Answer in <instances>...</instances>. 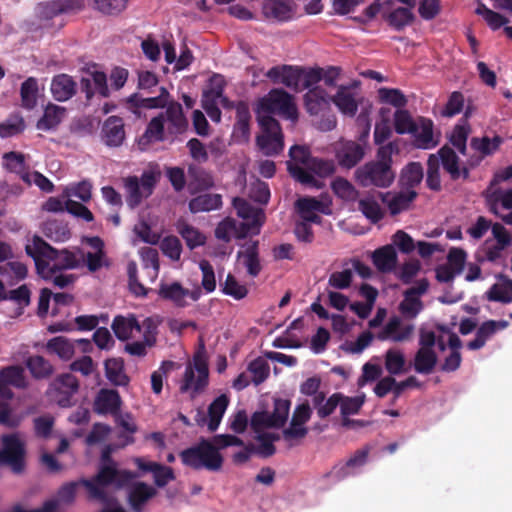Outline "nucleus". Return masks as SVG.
<instances>
[{
  "label": "nucleus",
  "instance_id": "f257e3e1",
  "mask_svg": "<svg viewBox=\"0 0 512 512\" xmlns=\"http://www.w3.org/2000/svg\"><path fill=\"white\" fill-rule=\"evenodd\" d=\"M135 477L134 473L119 469L106 451L102 455L98 473L92 479H83L79 483L88 490L92 499L107 506L100 512H126L118 505L113 492L128 486Z\"/></svg>",
  "mask_w": 512,
  "mask_h": 512
},
{
  "label": "nucleus",
  "instance_id": "f03ea898",
  "mask_svg": "<svg viewBox=\"0 0 512 512\" xmlns=\"http://www.w3.org/2000/svg\"><path fill=\"white\" fill-rule=\"evenodd\" d=\"M397 153H399V147L396 142L381 145L377 150L375 160L369 161L356 169V181L362 187H389L395 179V173L392 170V155Z\"/></svg>",
  "mask_w": 512,
  "mask_h": 512
},
{
  "label": "nucleus",
  "instance_id": "7ed1b4c3",
  "mask_svg": "<svg viewBox=\"0 0 512 512\" xmlns=\"http://www.w3.org/2000/svg\"><path fill=\"white\" fill-rule=\"evenodd\" d=\"M187 128L188 120L183 114L181 104L172 102L167 106L165 112L151 119L145 133L140 138V144L161 141L165 138V133L182 134Z\"/></svg>",
  "mask_w": 512,
  "mask_h": 512
},
{
  "label": "nucleus",
  "instance_id": "20e7f679",
  "mask_svg": "<svg viewBox=\"0 0 512 512\" xmlns=\"http://www.w3.org/2000/svg\"><path fill=\"white\" fill-rule=\"evenodd\" d=\"M25 249L36 265L37 261L49 262L52 270L75 269L81 264V260L74 253L66 249L56 250L39 236H34Z\"/></svg>",
  "mask_w": 512,
  "mask_h": 512
},
{
  "label": "nucleus",
  "instance_id": "39448f33",
  "mask_svg": "<svg viewBox=\"0 0 512 512\" xmlns=\"http://www.w3.org/2000/svg\"><path fill=\"white\" fill-rule=\"evenodd\" d=\"M160 178L161 171L158 166H151L144 170L141 178L137 176L123 178L122 181L127 205L131 209L138 207L144 199L152 195Z\"/></svg>",
  "mask_w": 512,
  "mask_h": 512
},
{
  "label": "nucleus",
  "instance_id": "423d86ee",
  "mask_svg": "<svg viewBox=\"0 0 512 512\" xmlns=\"http://www.w3.org/2000/svg\"><path fill=\"white\" fill-rule=\"evenodd\" d=\"M277 114L285 119L298 118L293 96L281 88H274L262 97L258 103V115Z\"/></svg>",
  "mask_w": 512,
  "mask_h": 512
},
{
  "label": "nucleus",
  "instance_id": "0eeeda50",
  "mask_svg": "<svg viewBox=\"0 0 512 512\" xmlns=\"http://www.w3.org/2000/svg\"><path fill=\"white\" fill-rule=\"evenodd\" d=\"M262 133L256 137V144L263 154L273 156L284 148L280 123L272 115H257Z\"/></svg>",
  "mask_w": 512,
  "mask_h": 512
},
{
  "label": "nucleus",
  "instance_id": "6e6552de",
  "mask_svg": "<svg viewBox=\"0 0 512 512\" xmlns=\"http://www.w3.org/2000/svg\"><path fill=\"white\" fill-rule=\"evenodd\" d=\"M289 156L290 160L287 161V170L290 176L303 185L316 188L320 187L319 181L315 176L306 170L313 157L309 148L301 145H293L289 149Z\"/></svg>",
  "mask_w": 512,
  "mask_h": 512
},
{
  "label": "nucleus",
  "instance_id": "1a4fd4ad",
  "mask_svg": "<svg viewBox=\"0 0 512 512\" xmlns=\"http://www.w3.org/2000/svg\"><path fill=\"white\" fill-rule=\"evenodd\" d=\"M25 441L20 433L2 436L0 464L9 466L13 472L20 473L24 469Z\"/></svg>",
  "mask_w": 512,
  "mask_h": 512
},
{
  "label": "nucleus",
  "instance_id": "9d476101",
  "mask_svg": "<svg viewBox=\"0 0 512 512\" xmlns=\"http://www.w3.org/2000/svg\"><path fill=\"white\" fill-rule=\"evenodd\" d=\"M237 261L245 269L248 276L256 278L260 275L263 265L259 252V241L248 240L241 245L236 255Z\"/></svg>",
  "mask_w": 512,
  "mask_h": 512
},
{
  "label": "nucleus",
  "instance_id": "9b49d317",
  "mask_svg": "<svg viewBox=\"0 0 512 512\" xmlns=\"http://www.w3.org/2000/svg\"><path fill=\"white\" fill-rule=\"evenodd\" d=\"M51 388L57 404L61 407H69L72 405V397L78 392L79 382L74 375L64 373L54 379Z\"/></svg>",
  "mask_w": 512,
  "mask_h": 512
},
{
  "label": "nucleus",
  "instance_id": "f8f14e48",
  "mask_svg": "<svg viewBox=\"0 0 512 512\" xmlns=\"http://www.w3.org/2000/svg\"><path fill=\"white\" fill-rule=\"evenodd\" d=\"M223 457L210 441L202 440L194 446V469L206 468L209 471H218L222 468Z\"/></svg>",
  "mask_w": 512,
  "mask_h": 512
},
{
  "label": "nucleus",
  "instance_id": "ddd939ff",
  "mask_svg": "<svg viewBox=\"0 0 512 512\" xmlns=\"http://www.w3.org/2000/svg\"><path fill=\"white\" fill-rule=\"evenodd\" d=\"M78 483L72 482L60 488L57 495L46 501L41 508L24 510L20 506H15L13 512H60L65 506L73 503L76 495V487Z\"/></svg>",
  "mask_w": 512,
  "mask_h": 512
},
{
  "label": "nucleus",
  "instance_id": "4468645a",
  "mask_svg": "<svg viewBox=\"0 0 512 512\" xmlns=\"http://www.w3.org/2000/svg\"><path fill=\"white\" fill-rule=\"evenodd\" d=\"M436 155L452 181L468 180V171L460 164V158L452 147L446 144L437 151Z\"/></svg>",
  "mask_w": 512,
  "mask_h": 512
},
{
  "label": "nucleus",
  "instance_id": "2eb2a0df",
  "mask_svg": "<svg viewBox=\"0 0 512 512\" xmlns=\"http://www.w3.org/2000/svg\"><path fill=\"white\" fill-rule=\"evenodd\" d=\"M266 76L273 83H282L294 92H300L302 68L291 65H280L270 68Z\"/></svg>",
  "mask_w": 512,
  "mask_h": 512
},
{
  "label": "nucleus",
  "instance_id": "dca6fc26",
  "mask_svg": "<svg viewBox=\"0 0 512 512\" xmlns=\"http://www.w3.org/2000/svg\"><path fill=\"white\" fill-rule=\"evenodd\" d=\"M228 405V396L221 394L215 398L208 406V418L200 410L197 411V424L200 426L207 424L208 430L210 432L216 431L221 423Z\"/></svg>",
  "mask_w": 512,
  "mask_h": 512
},
{
  "label": "nucleus",
  "instance_id": "f3484780",
  "mask_svg": "<svg viewBox=\"0 0 512 512\" xmlns=\"http://www.w3.org/2000/svg\"><path fill=\"white\" fill-rule=\"evenodd\" d=\"M159 95L155 97H143L140 94H132L126 99L128 110L137 116L141 115L142 109L163 108L169 102V93L164 87H160Z\"/></svg>",
  "mask_w": 512,
  "mask_h": 512
},
{
  "label": "nucleus",
  "instance_id": "a211bd4d",
  "mask_svg": "<svg viewBox=\"0 0 512 512\" xmlns=\"http://www.w3.org/2000/svg\"><path fill=\"white\" fill-rule=\"evenodd\" d=\"M10 386L16 388L26 387V378L22 367L9 366L0 370V399H12L13 392Z\"/></svg>",
  "mask_w": 512,
  "mask_h": 512
},
{
  "label": "nucleus",
  "instance_id": "6ab92c4d",
  "mask_svg": "<svg viewBox=\"0 0 512 512\" xmlns=\"http://www.w3.org/2000/svg\"><path fill=\"white\" fill-rule=\"evenodd\" d=\"M364 156V147L355 141L342 142L336 151L338 164L346 169L355 167Z\"/></svg>",
  "mask_w": 512,
  "mask_h": 512
},
{
  "label": "nucleus",
  "instance_id": "aec40b11",
  "mask_svg": "<svg viewBox=\"0 0 512 512\" xmlns=\"http://www.w3.org/2000/svg\"><path fill=\"white\" fill-rule=\"evenodd\" d=\"M414 332V325H402L399 317H392L386 323L384 328L377 334L379 340H392L393 342H403L409 340Z\"/></svg>",
  "mask_w": 512,
  "mask_h": 512
},
{
  "label": "nucleus",
  "instance_id": "412c9836",
  "mask_svg": "<svg viewBox=\"0 0 512 512\" xmlns=\"http://www.w3.org/2000/svg\"><path fill=\"white\" fill-rule=\"evenodd\" d=\"M381 202L386 204L392 216L407 210L416 199L417 193L414 190L392 194L391 192H378Z\"/></svg>",
  "mask_w": 512,
  "mask_h": 512
},
{
  "label": "nucleus",
  "instance_id": "4be33fe9",
  "mask_svg": "<svg viewBox=\"0 0 512 512\" xmlns=\"http://www.w3.org/2000/svg\"><path fill=\"white\" fill-rule=\"evenodd\" d=\"M121 398L118 391L114 389H100L94 399V411L97 414L117 415L121 406Z\"/></svg>",
  "mask_w": 512,
  "mask_h": 512
},
{
  "label": "nucleus",
  "instance_id": "5701e85b",
  "mask_svg": "<svg viewBox=\"0 0 512 512\" xmlns=\"http://www.w3.org/2000/svg\"><path fill=\"white\" fill-rule=\"evenodd\" d=\"M102 140L107 146L118 147L125 139L124 122L118 116L108 117L102 127Z\"/></svg>",
  "mask_w": 512,
  "mask_h": 512
},
{
  "label": "nucleus",
  "instance_id": "b1692460",
  "mask_svg": "<svg viewBox=\"0 0 512 512\" xmlns=\"http://www.w3.org/2000/svg\"><path fill=\"white\" fill-rule=\"evenodd\" d=\"M433 126V121L429 118L419 117L417 119L416 132L411 134L415 147L426 150L438 145V140H434Z\"/></svg>",
  "mask_w": 512,
  "mask_h": 512
},
{
  "label": "nucleus",
  "instance_id": "393cba45",
  "mask_svg": "<svg viewBox=\"0 0 512 512\" xmlns=\"http://www.w3.org/2000/svg\"><path fill=\"white\" fill-rule=\"evenodd\" d=\"M84 345L83 351H87V349L91 346L90 342L85 339H79L76 341H71L65 337L58 336L55 337L47 343V349L58 355L62 360H69L75 353V344Z\"/></svg>",
  "mask_w": 512,
  "mask_h": 512
},
{
  "label": "nucleus",
  "instance_id": "a878e982",
  "mask_svg": "<svg viewBox=\"0 0 512 512\" xmlns=\"http://www.w3.org/2000/svg\"><path fill=\"white\" fill-rule=\"evenodd\" d=\"M224 152V144L220 138H215L208 145L203 144L197 138H194V162L205 163L211 157L217 161Z\"/></svg>",
  "mask_w": 512,
  "mask_h": 512
},
{
  "label": "nucleus",
  "instance_id": "bb28decb",
  "mask_svg": "<svg viewBox=\"0 0 512 512\" xmlns=\"http://www.w3.org/2000/svg\"><path fill=\"white\" fill-rule=\"evenodd\" d=\"M50 90L56 101L64 102L76 94L77 84L71 76L59 74L53 77Z\"/></svg>",
  "mask_w": 512,
  "mask_h": 512
},
{
  "label": "nucleus",
  "instance_id": "cd10ccee",
  "mask_svg": "<svg viewBox=\"0 0 512 512\" xmlns=\"http://www.w3.org/2000/svg\"><path fill=\"white\" fill-rule=\"evenodd\" d=\"M383 18L391 28L402 31L414 23L416 16L413 9L402 6L385 13Z\"/></svg>",
  "mask_w": 512,
  "mask_h": 512
},
{
  "label": "nucleus",
  "instance_id": "c85d7f7f",
  "mask_svg": "<svg viewBox=\"0 0 512 512\" xmlns=\"http://www.w3.org/2000/svg\"><path fill=\"white\" fill-rule=\"evenodd\" d=\"M143 328L145 329L143 342L135 341L125 345V351L130 355L144 356L147 353L146 348L151 347L155 343L153 320L150 318L145 319L143 321Z\"/></svg>",
  "mask_w": 512,
  "mask_h": 512
},
{
  "label": "nucleus",
  "instance_id": "c756f323",
  "mask_svg": "<svg viewBox=\"0 0 512 512\" xmlns=\"http://www.w3.org/2000/svg\"><path fill=\"white\" fill-rule=\"evenodd\" d=\"M37 270L39 274L47 281L51 282L55 287L63 289L73 285L76 277L73 274L60 273L61 270L50 269L49 262H38Z\"/></svg>",
  "mask_w": 512,
  "mask_h": 512
},
{
  "label": "nucleus",
  "instance_id": "7c9ffc66",
  "mask_svg": "<svg viewBox=\"0 0 512 512\" xmlns=\"http://www.w3.org/2000/svg\"><path fill=\"white\" fill-rule=\"evenodd\" d=\"M370 448L368 446L358 449L342 466H335L330 475L337 480H343L350 475V468L362 467L368 459Z\"/></svg>",
  "mask_w": 512,
  "mask_h": 512
},
{
  "label": "nucleus",
  "instance_id": "2f4dec72",
  "mask_svg": "<svg viewBox=\"0 0 512 512\" xmlns=\"http://www.w3.org/2000/svg\"><path fill=\"white\" fill-rule=\"evenodd\" d=\"M225 79L220 74H214L210 77L208 87L203 91L202 95V108H207L208 106H215L219 103V98L224 92L225 88Z\"/></svg>",
  "mask_w": 512,
  "mask_h": 512
},
{
  "label": "nucleus",
  "instance_id": "473e14b6",
  "mask_svg": "<svg viewBox=\"0 0 512 512\" xmlns=\"http://www.w3.org/2000/svg\"><path fill=\"white\" fill-rule=\"evenodd\" d=\"M143 324L140 325L134 316L123 317L117 316L112 323V329L120 340H127L140 333Z\"/></svg>",
  "mask_w": 512,
  "mask_h": 512
},
{
  "label": "nucleus",
  "instance_id": "72a5a7b5",
  "mask_svg": "<svg viewBox=\"0 0 512 512\" xmlns=\"http://www.w3.org/2000/svg\"><path fill=\"white\" fill-rule=\"evenodd\" d=\"M156 490L143 482L134 484L128 493V502L135 512H141L143 504L155 496Z\"/></svg>",
  "mask_w": 512,
  "mask_h": 512
},
{
  "label": "nucleus",
  "instance_id": "f704fd0d",
  "mask_svg": "<svg viewBox=\"0 0 512 512\" xmlns=\"http://www.w3.org/2000/svg\"><path fill=\"white\" fill-rule=\"evenodd\" d=\"M88 243L94 249V252L86 253L82 259L89 271L96 272L105 265L104 243L99 237L89 238Z\"/></svg>",
  "mask_w": 512,
  "mask_h": 512
},
{
  "label": "nucleus",
  "instance_id": "c9c22d12",
  "mask_svg": "<svg viewBox=\"0 0 512 512\" xmlns=\"http://www.w3.org/2000/svg\"><path fill=\"white\" fill-rule=\"evenodd\" d=\"M358 210L373 224L380 222L385 216V210L373 194L358 200Z\"/></svg>",
  "mask_w": 512,
  "mask_h": 512
},
{
  "label": "nucleus",
  "instance_id": "e433bc0d",
  "mask_svg": "<svg viewBox=\"0 0 512 512\" xmlns=\"http://www.w3.org/2000/svg\"><path fill=\"white\" fill-rule=\"evenodd\" d=\"M331 101L345 115L354 116L358 110V104L353 93L347 86H340Z\"/></svg>",
  "mask_w": 512,
  "mask_h": 512
},
{
  "label": "nucleus",
  "instance_id": "4c0bfd02",
  "mask_svg": "<svg viewBox=\"0 0 512 512\" xmlns=\"http://www.w3.org/2000/svg\"><path fill=\"white\" fill-rule=\"evenodd\" d=\"M372 260L379 271L389 272L397 263V254L392 245H386L374 251Z\"/></svg>",
  "mask_w": 512,
  "mask_h": 512
},
{
  "label": "nucleus",
  "instance_id": "58836bf2",
  "mask_svg": "<svg viewBox=\"0 0 512 512\" xmlns=\"http://www.w3.org/2000/svg\"><path fill=\"white\" fill-rule=\"evenodd\" d=\"M438 362L437 354L434 350L418 349L414 356V370L423 375L431 374Z\"/></svg>",
  "mask_w": 512,
  "mask_h": 512
},
{
  "label": "nucleus",
  "instance_id": "ea45409f",
  "mask_svg": "<svg viewBox=\"0 0 512 512\" xmlns=\"http://www.w3.org/2000/svg\"><path fill=\"white\" fill-rule=\"evenodd\" d=\"M136 463L141 470L153 473L154 482L159 487L165 486L170 480L173 479V472L169 467L163 466L156 462H145L140 458L136 460Z\"/></svg>",
  "mask_w": 512,
  "mask_h": 512
},
{
  "label": "nucleus",
  "instance_id": "a19ab883",
  "mask_svg": "<svg viewBox=\"0 0 512 512\" xmlns=\"http://www.w3.org/2000/svg\"><path fill=\"white\" fill-rule=\"evenodd\" d=\"M65 115L64 107L50 103L46 106L43 117L37 122V128L40 130L53 129L60 124Z\"/></svg>",
  "mask_w": 512,
  "mask_h": 512
},
{
  "label": "nucleus",
  "instance_id": "79ce46f5",
  "mask_svg": "<svg viewBox=\"0 0 512 512\" xmlns=\"http://www.w3.org/2000/svg\"><path fill=\"white\" fill-rule=\"evenodd\" d=\"M503 142V138L499 135H495L492 139L487 136L473 137L470 141V147L486 157L494 154Z\"/></svg>",
  "mask_w": 512,
  "mask_h": 512
},
{
  "label": "nucleus",
  "instance_id": "37998d69",
  "mask_svg": "<svg viewBox=\"0 0 512 512\" xmlns=\"http://www.w3.org/2000/svg\"><path fill=\"white\" fill-rule=\"evenodd\" d=\"M26 366L35 379L49 378L54 372L51 363L39 355L29 357L26 360Z\"/></svg>",
  "mask_w": 512,
  "mask_h": 512
},
{
  "label": "nucleus",
  "instance_id": "c03bdc74",
  "mask_svg": "<svg viewBox=\"0 0 512 512\" xmlns=\"http://www.w3.org/2000/svg\"><path fill=\"white\" fill-rule=\"evenodd\" d=\"M194 394L205 390L209 383V369L207 362L199 355L194 353Z\"/></svg>",
  "mask_w": 512,
  "mask_h": 512
},
{
  "label": "nucleus",
  "instance_id": "a18cd8bd",
  "mask_svg": "<svg viewBox=\"0 0 512 512\" xmlns=\"http://www.w3.org/2000/svg\"><path fill=\"white\" fill-rule=\"evenodd\" d=\"M331 203L318 200L315 197H303L296 201L297 212H319L321 214H331Z\"/></svg>",
  "mask_w": 512,
  "mask_h": 512
},
{
  "label": "nucleus",
  "instance_id": "49530a36",
  "mask_svg": "<svg viewBox=\"0 0 512 512\" xmlns=\"http://www.w3.org/2000/svg\"><path fill=\"white\" fill-rule=\"evenodd\" d=\"M159 294L164 299L171 300L177 306L186 304V297L189 296V290L183 289L179 283L162 284Z\"/></svg>",
  "mask_w": 512,
  "mask_h": 512
},
{
  "label": "nucleus",
  "instance_id": "de8ad7c7",
  "mask_svg": "<svg viewBox=\"0 0 512 512\" xmlns=\"http://www.w3.org/2000/svg\"><path fill=\"white\" fill-rule=\"evenodd\" d=\"M426 185L430 190L436 192L440 191L442 188L440 163L436 154H430L427 159Z\"/></svg>",
  "mask_w": 512,
  "mask_h": 512
},
{
  "label": "nucleus",
  "instance_id": "09e8293b",
  "mask_svg": "<svg viewBox=\"0 0 512 512\" xmlns=\"http://www.w3.org/2000/svg\"><path fill=\"white\" fill-rule=\"evenodd\" d=\"M333 193L345 201H355L359 191L351 182L343 177H336L331 183Z\"/></svg>",
  "mask_w": 512,
  "mask_h": 512
},
{
  "label": "nucleus",
  "instance_id": "8fccbe9b",
  "mask_svg": "<svg viewBox=\"0 0 512 512\" xmlns=\"http://www.w3.org/2000/svg\"><path fill=\"white\" fill-rule=\"evenodd\" d=\"M424 176L422 164L420 162H410L402 170L401 180L408 188L418 186Z\"/></svg>",
  "mask_w": 512,
  "mask_h": 512
},
{
  "label": "nucleus",
  "instance_id": "3c124183",
  "mask_svg": "<svg viewBox=\"0 0 512 512\" xmlns=\"http://www.w3.org/2000/svg\"><path fill=\"white\" fill-rule=\"evenodd\" d=\"M487 299L493 302L509 304L512 302V280H507L504 284H493L486 292Z\"/></svg>",
  "mask_w": 512,
  "mask_h": 512
},
{
  "label": "nucleus",
  "instance_id": "603ef678",
  "mask_svg": "<svg viewBox=\"0 0 512 512\" xmlns=\"http://www.w3.org/2000/svg\"><path fill=\"white\" fill-rule=\"evenodd\" d=\"M417 120L415 121L410 112L398 109L394 114V128L398 134H412L416 132Z\"/></svg>",
  "mask_w": 512,
  "mask_h": 512
},
{
  "label": "nucleus",
  "instance_id": "864d4df0",
  "mask_svg": "<svg viewBox=\"0 0 512 512\" xmlns=\"http://www.w3.org/2000/svg\"><path fill=\"white\" fill-rule=\"evenodd\" d=\"M221 206L222 196L220 194L204 193L194 196V213L217 210Z\"/></svg>",
  "mask_w": 512,
  "mask_h": 512
},
{
  "label": "nucleus",
  "instance_id": "5fc2aeb1",
  "mask_svg": "<svg viewBox=\"0 0 512 512\" xmlns=\"http://www.w3.org/2000/svg\"><path fill=\"white\" fill-rule=\"evenodd\" d=\"M43 233L56 242L66 241L70 237L67 225L58 220H47L43 225Z\"/></svg>",
  "mask_w": 512,
  "mask_h": 512
},
{
  "label": "nucleus",
  "instance_id": "6e6d98bb",
  "mask_svg": "<svg viewBox=\"0 0 512 512\" xmlns=\"http://www.w3.org/2000/svg\"><path fill=\"white\" fill-rule=\"evenodd\" d=\"M405 357L400 350L389 349L385 353V369L390 375H399L405 372Z\"/></svg>",
  "mask_w": 512,
  "mask_h": 512
},
{
  "label": "nucleus",
  "instance_id": "4d7b16f0",
  "mask_svg": "<svg viewBox=\"0 0 512 512\" xmlns=\"http://www.w3.org/2000/svg\"><path fill=\"white\" fill-rule=\"evenodd\" d=\"M221 291L235 300H242L248 295L247 286L241 284L231 273L226 276L224 283L221 284Z\"/></svg>",
  "mask_w": 512,
  "mask_h": 512
},
{
  "label": "nucleus",
  "instance_id": "13d9d810",
  "mask_svg": "<svg viewBox=\"0 0 512 512\" xmlns=\"http://www.w3.org/2000/svg\"><path fill=\"white\" fill-rule=\"evenodd\" d=\"M476 14L483 17L492 30H497L508 23V18L489 9L485 4L479 2L475 10Z\"/></svg>",
  "mask_w": 512,
  "mask_h": 512
},
{
  "label": "nucleus",
  "instance_id": "bf43d9fd",
  "mask_svg": "<svg viewBox=\"0 0 512 512\" xmlns=\"http://www.w3.org/2000/svg\"><path fill=\"white\" fill-rule=\"evenodd\" d=\"M107 378L115 385L123 386L128 383V377L123 371V363L118 359H109L105 362Z\"/></svg>",
  "mask_w": 512,
  "mask_h": 512
},
{
  "label": "nucleus",
  "instance_id": "052dcab7",
  "mask_svg": "<svg viewBox=\"0 0 512 512\" xmlns=\"http://www.w3.org/2000/svg\"><path fill=\"white\" fill-rule=\"evenodd\" d=\"M38 85L36 79L30 77L21 85V102L26 109H32L36 105Z\"/></svg>",
  "mask_w": 512,
  "mask_h": 512
},
{
  "label": "nucleus",
  "instance_id": "680f3d73",
  "mask_svg": "<svg viewBox=\"0 0 512 512\" xmlns=\"http://www.w3.org/2000/svg\"><path fill=\"white\" fill-rule=\"evenodd\" d=\"M264 10L267 16L278 21H286L292 17V10L284 1H269L265 4Z\"/></svg>",
  "mask_w": 512,
  "mask_h": 512
},
{
  "label": "nucleus",
  "instance_id": "e2e57ef3",
  "mask_svg": "<svg viewBox=\"0 0 512 512\" xmlns=\"http://www.w3.org/2000/svg\"><path fill=\"white\" fill-rule=\"evenodd\" d=\"M3 166L12 173H16L23 179L24 174H29L25 169V156L18 152H8L3 155Z\"/></svg>",
  "mask_w": 512,
  "mask_h": 512
},
{
  "label": "nucleus",
  "instance_id": "0e129e2a",
  "mask_svg": "<svg viewBox=\"0 0 512 512\" xmlns=\"http://www.w3.org/2000/svg\"><path fill=\"white\" fill-rule=\"evenodd\" d=\"M306 170L313 176L316 175L320 178H325L335 172V165L331 160L312 157Z\"/></svg>",
  "mask_w": 512,
  "mask_h": 512
},
{
  "label": "nucleus",
  "instance_id": "69168bd1",
  "mask_svg": "<svg viewBox=\"0 0 512 512\" xmlns=\"http://www.w3.org/2000/svg\"><path fill=\"white\" fill-rule=\"evenodd\" d=\"M248 371L252 374L253 383L259 385L268 378L270 367L266 360L258 357L249 363Z\"/></svg>",
  "mask_w": 512,
  "mask_h": 512
},
{
  "label": "nucleus",
  "instance_id": "338daca9",
  "mask_svg": "<svg viewBox=\"0 0 512 512\" xmlns=\"http://www.w3.org/2000/svg\"><path fill=\"white\" fill-rule=\"evenodd\" d=\"M91 189L92 185L89 181H82L66 187L63 192V197L65 200L76 197L83 202H88L91 199Z\"/></svg>",
  "mask_w": 512,
  "mask_h": 512
},
{
  "label": "nucleus",
  "instance_id": "774afa93",
  "mask_svg": "<svg viewBox=\"0 0 512 512\" xmlns=\"http://www.w3.org/2000/svg\"><path fill=\"white\" fill-rule=\"evenodd\" d=\"M470 129L463 125H456L449 137L451 145L459 151L460 154L466 155L467 139Z\"/></svg>",
  "mask_w": 512,
  "mask_h": 512
}]
</instances>
